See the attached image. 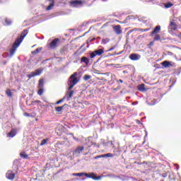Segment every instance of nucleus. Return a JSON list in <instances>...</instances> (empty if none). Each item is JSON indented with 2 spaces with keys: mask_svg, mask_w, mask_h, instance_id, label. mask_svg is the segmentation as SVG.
<instances>
[{
  "mask_svg": "<svg viewBox=\"0 0 181 181\" xmlns=\"http://www.w3.org/2000/svg\"><path fill=\"white\" fill-rule=\"evenodd\" d=\"M28 33H29V30H24L21 33V36L15 40L14 43L13 44L11 48L9 50V57H12L15 55V53H16V49H18V46H21V43L23 42V39L26 37Z\"/></svg>",
  "mask_w": 181,
  "mask_h": 181,
  "instance_id": "nucleus-1",
  "label": "nucleus"
},
{
  "mask_svg": "<svg viewBox=\"0 0 181 181\" xmlns=\"http://www.w3.org/2000/svg\"><path fill=\"white\" fill-rule=\"evenodd\" d=\"M77 74H78L77 72H74L71 76L69 78L68 80V90H72L73 87L80 81V78H77Z\"/></svg>",
  "mask_w": 181,
  "mask_h": 181,
  "instance_id": "nucleus-2",
  "label": "nucleus"
},
{
  "mask_svg": "<svg viewBox=\"0 0 181 181\" xmlns=\"http://www.w3.org/2000/svg\"><path fill=\"white\" fill-rule=\"evenodd\" d=\"M84 151V146H78L76 147L72 151H71V156L73 158H78L83 153V151Z\"/></svg>",
  "mask_w": 181,
  "mask_h": 181,
  "instance_id": "nucleus-3",
  "label": "nucleus"
},
{
  "mask_svg": "<svg viewBox=\"0 0 181 181\" xmlns=\"http://www.w3.org/2000/svg\"><path fill=\"white\" fill-rule=\"evenodd\" d=\"M83 176H86V177H88L89 179H93V180H100V179H103V177H104L105 176L103 175H100L98 177H95V174H94V173H83Z\"/></svg>",
  "mask_w": 181,
  "mask_h": 181,
  "instance_id": "nucleus-4",
  "label": "nucleus"
},
{
  "mask_svg": "<svg viewBox=\"0 0 181 181\" xmlns=\"http://www.w3.org/2000/svg\"><path fill=\"white\" fill-rule=\"evenodd\" d=\"M151 28H145V29H142V28H134L132 30H129L127 33V36H129V35H131V33L132 32H135V31H137V32H148V30H150Z\"/></svg>",
  "mask_w": 181,
  "mask_h": 181,
  "instance_id": "nucleus-5",
  "label": "nucleus"
},
{
  "mask_svg": "<svg viewBox=\"0 0 181 181\" xmlns=\"http://www.w3.org/2000/svg\"><path fill=\"white\" fill-rule=\"evenodd\" d=\"M129 59H130V60H132L133 62L141 60V54L135 53L131 54L129 56Z\"/></svg>",
  "mask_w": 181,
  "mask_h": 181,
  "instance_id": "nucleus-6",
  "label": "nucleus"
},
{
  "mask_svg": "<svg viewBox=\"0 0 181 181\" xmlns=\"http://www.w3.org/2000/svg\"><path fill=\"white\" fill-rule=\"evenodd\" d=\"M57 42H60V39L55 38L54 39L49 45V49H56L57 47Z\"/></svg>",
  "mask_w": 181,
  "mask_h": 181,
  "instance_id": "nucleus-7",
  "label": "nucleus"
},
{
  "mask_svg": "<svg viewBox=\"0 0 181 181\" xmlns=\"http://www.w3.org/2000/svg\"><path fill=\"white\" fill-rule=\"evenodd\" d=\"M116 179H120V180H122V181H127V180H129L130 179H133V180H134V181H138L136 179H135L132 177H129V176H127V175H122L120 176L117 175Z\"/></svg>",
  "mask_w": 181,
  "mask_h": 181,
  "instance_id": "nucleus-8",
  "label": "nucleus"
},
{
  "mask_svg": "<svg viewBox=\"0 0 181 181\" xmlns=\"http://www.w3.org/2000/svg\"><path fill=\"white\" fill-rule=\"evenodd\" d=\"M15 173L12 170H8L6 174V177L9 180H13V179H15Z\"/></svg>",
  "mask_w": 181,
  "mask_h": 181,
  "instance_id": "nucleus-9",
  "label": "nucleus"
},
{
  "mask_svg": "<svg viewBox=\"0 0 181 181\" xmlns=\"http://www.w3.org/2000/svg\"><path fill=\"white\" fill-rule=\"evenodd\" d=\"M83 1L80 0H74L71 1V6H73V8H78L79 5H82Z\"/></svg>",
  "mask_w": 181,
  "mask_h": 181,
  "instance_id": "nucleus-10",
  "label": "nucleus"
},
{
  "mask_svg": "<svg viewBox=\"0 0 181 181\" xmlns=\"http://www.w3.org/2000/svg\"><path fill=\"white\" fill-rule=\"evenodd\" d=\"M113 30L117 35H121L122 33V30H121V25H117L113 27Z\"/></svg>",
  "mask_w": 181,
  "mask_h": 181,
  "instance_id": "nucleus-11",
  "label": "nucleus"
},
{
  "mask_svg": "<svg viewBox=\"0 0 181 181\" xmlns=\"http://www.w3.org/2000/svg\"><path fill=\"white\" fill-rule=\"evenodd\" d=\"M161 66H163L165 69H168L169 67H172V66L173 65L172 64V62L164 61L161 62Z\"/></svg>",
  "mask_w": 181,
  "mask_h": 181,
  "instance_id": "nucleus-12",
  "label": "nucleus"
},
{
  "mask_svg": "<svg viewBox=\"0 0 181 181\" xmlns=\"http://www.w3.org/2000/svg\"><path fill=\"white\" fill-rule=\"evenodd\" d=\"M17 132L16 129H12L8 134H7V137L8 138H13L14 136H16Z\"/></svg>",
  "mask_w": 181,
  "mask_h": 181,
  "instance_id": "nucleus-13",
  "label": "nucleus"
},
{
  "mask_svg": "<svg viewBox=\"0 0 181 181\" xmlns=\"http://www.w3.org/2000/svg\"><path fill=\"white\" fill-rule=\"evenodd\" d=\"M73 94H74V90H69L66 92V101H70L71 97H73Z\"/></svg>",
  "mask_w": 181,
  "mask_h": 181,
  "instance_id": "nucleus-14",
  "label": "nucleus"
},
{
  "mask_svg": "<svg viewBox=\"0 0 181 181\" xmlns=\"http://www.w3.org/2000/svg\"><path fill=\"white\" fill-rule=\"evenodd\" d=\"M112 148L114 149L113 152L116 156H119V155H121V148H115V146H113Z\"/></svg>",
  "mask_w": 181,
  "mask_h": 181,
  "instance_id": "nucleus-15",
  "label": "nucleus"
},
{
  "mask_svg": "<svg viewBox=\"0 0 181 181\" xmlns=\"http://www.w3.org/2000/svg\"><path fill=\"white\" fill-rule=\"evenodd\" d=\"M81 63H84L86 64V66H88L90 64V59H88L87 57H82L81 58Z\"/></svg>",
  "mask_w": 181,
  "mask_h": 181,
  "instance_id": "nucleus-16",
  "label": "nucleus"
},
{
  "mask_svg": "<svg viewBox=\"0 0 181 181\" xmlns=\"http://www.w3.org/2000/svg\"><path fill=\"white\" fill-rule=\"evenodd\" d=\"M138 90H139V91H141V93H144V91H146V88H145V84L141 83V84L139 85Z\"/></svg>",
  "mask_w": 181,
  "mask_h": 181,
  "instance_id": "nucleus-17",
  "label": "nucleus"
},
{
  "mask_svg": "<svg viewBox=\"0 0 181 181\" xmlns=\"http://www.w3.org/2000/svg\"><path fill=\"white\" fill-rule=\"evenodd\" d=\"M95 53L96 54V56H101V54L104 53V48L95 50Z\"/></svg>",
  "mask_w": 181,
  "mask_h": 181,
  "instance_id": "nucleus-18",
  "label": "nucleus"
},
{
  "mask_svg": "<svg viewBox=\"0 0 181 181\" xmlns=\"http://www.w3.org/2000/svg\"><path fill=\"white\" fill-rule=\"evenodd\" d=\"M159 30H160V25L156 26L154 30L151 32V35H156Z\"/></svg>",
  "mask_w": 181,
  "mask_h": 181,
  "instance_id": "nucleus-19",
  "label": "nucleus"
},
{
  "mask_svg": "<svg viewBox=\"0 0 181 181\" xmlns=\"http://www.w3.org/2000/svg\"><path fill=\"white\" fill-rule=\"evenodd\" d=\"M20 156L22 159H29V155L26 154L25 151L21 152Z\"/></svg>",
  "mask_w": 181,
  "mask_h": 181,
  "instance_id": "nucleus-20",
  "label": "nucleus"
},
{
  "mask_svg": "<svg viewBox=\"0 0 181 181\" xmlns=\"http://www.w3.org/2000/svg\"><path fill=\"white\" fill-rule=\"evenodd\" d=\"M18 161H14L13 165V172L16 173V172H18Z\"/></svg>",
  "mask_w": 181,
  "mask_h": 181,
  "instance_id": "nucleus-21",
  "label": "nucleus"
},
{
  "mask_svg": "<svg viewBox=\"0 0 181 181\" xmlns=\"http://www.w3.org/2000/svg\"><path fill=\"white\" fill-rule=\"evenodd\" d=\"M45 86V79L41 78L39 80L38 83V88H43V86Z\"/></svg>",
  "mask_w": 181,
  "mask_h": 181,
  "instance_id": "nucleus-22",
  "label": "nucleus"
},
{
  "mask_svg": "<svg viewBox=\"0 0 181 181\" xmlns=\"http://www.w3.org/2000/svg\"><path fill=\"white\" fill-rule=\"evenodd\" d=\"M54 6V1H50L49 5L46 8V11H52Z\"/></svg>",
  "mask_w": 181,
  "mask_h": 181,
  "instance_id": "nucleus-23",
  "label": "nucleus"
},
{
  "mask_svg": "<svg viewBox=\"0 0 181 181\" xmlns=\"http://www.w3.org/2000/svg\"><path fill=\"white\" fill-rule=\"evenodd\" d=\"M4 22L6 23V26H11V25H12V23H13L12 20H11L8 18H5Z\"/></svg>",
  "mask_w": 181,
  "mask_h": 181,
  "instance_id": "nucleus-24",
  "label": "nucleus"
},
{
  "mask_svg": "<svg viewBox=\"0 0 181 181\" xmlns=\"http://www.w3.org/2000/svg\"><path fill=\"white\" fill-rule=\"evenodd\" d=\"M65 105H67V104H64L63 106L55 107V111H57V112H62V110L64 108Z\"/></svg>",
  "mask_w": 181,
  "mask_h": 181,
  "instance_id": "nucleus-25",
  "label": "nucleus"
},
{
  "mask_svg": "<svg viewBox=\"0 0 181 181\" xmlns=\"http://www.w3.org/2000/svg\"><path fill=\"white\" fill-rule=\"evenodd\" d=\"M172 6H173V4L171 2H167L164 4V7L165 9H169V8H172Z\"/></svg>",
  "mask_w": 181,
  "mask_h": 181,
  "instance_id": "nucleus-26",
  "label": "nucleus"
},
{
  "mask_svg": "<svg viewBox=\"0 0 181 181\" xmlns=\"http://www.w3.org/2000/svg\"><path fill=\"white\" fill-rule=\"evenodd\" d=\"M42 49H43L42 47H38L35 51H33L32 54H37V53H39L40 52H42Z\"/></svg>",
  "mask_w": 181,
  "mask_h": 181,
  "instance_id": "nucleus-27",
  "label": "nucleus"
},
{
  "mask_svg": "<svg viewBox=\"0 0 181 181\" xmlns=\"http://www.w3.org/2000/svg\"><path fill=\"white\" fill-rule=\"evenodd\" d=\"M144 19H146V17H141L138 18L139 22H142V23L146 24V22H148V21L146 20H144Z\"/></svg>",
  "mask_w": 181,
  "mask_h": 181,
  "instance_id": "nucleus-28",
  "label": "nucleus"
},
{
  "mask_svg": "<svg viewBox=\"0 0 181 181\" xmlns=\"http://www.w3.org/2000/svg\"><path fill=\"white\" fill-rule=\"evenodd\" d=\"M27 77H28V78H33V77H36V74L33 71L30 74H27Z\"/></svg>",
  "mask_w": 181,
  "mask_h": 181,
  "instance_id": "nucleus-29",
  "label": "nucleus"
},
{
  "mask_svg": "<svg viewBox=\"0 0 181 181\" xmlns=\"http://www.w3.org/2000/svg\"><path fill=\"white\" fill-rule=\"evenodd\" d=\"M43 71L42 69H36L34 73L35 74V76H40V74H42V72Z\"/></svg>",
  "mask_w": 181,
  "mask_h": 181,
  "instance_id": "nucleus-30",
  "label": "nucleus"
},
{
  "mask_svg": "<svg viewBox=\"0 0 181 181\" xmlns=\"http://www.w3.org/2000/svg\"><path fill=\"white\" fill-rule=\"evenodd\" d=\"M90 78H91V76L90 75H84L83 76V81H88V80H90Z\"/></svg>",
  "mask_w": 181,
  "mask_h": 181,
  "instance_id": "nucleus-31",
  "label": "nucleus"
},
{
  "mask_svg": "<svg viewBox=\"0 0 181 181\" xmlns=\"http://www.w3.org/2000/svg\"><path fill=\"white\" fill-rule=\"evenodd\" d=\"M169 26H173V27L172 28L173 30H176V29H177V28L176 27V23H175V22H170Z\"/></svg>",
  "mask_w": 181,
  "mask_h": 181,
  "instance_id": "nucleus-32",
  "label": "nucleus"
},
{
  "mask_svg": "<svg viewBox=\"0 0 181 181\" xmlns=\"http://www.w3.org/2000/svg\"><path fill=\"white\" fill-rule=\"evenodd\" d=\"M48 141H49V139H42L40 143L41 146H43V145H46Z\"/></svg>",
  "mask_w": 181,
  "mask_h": 181,
  "instance_id": "nucleus-33",
  "label": "nucleus"
},
{
  "mask_svg": "<svg viewBox=\"0 0 181 181\" xmlns=\"http://www.w3.org/2000/svg\"><path fill=\"white\" fill-rule=\"evenodd\" d=\"M110 38L103 39L102 40V45H107V43H109Z\"/></svg>",
  "mask_w": 181,
  "mask_h": 181,
  "instance_id": "nucleus-34",
  "label": "nucleus"
},
{
  "mask_svg": "<svg viewBox=\"0 0 181 181\" xmlns=\"http://www.w3.org/2000/svg\"><path fill=\"white\" fill-rule=\"evenodd\" d=\"M44 91L45 90L43 89V88H39V90L37 91L38 95H42Z\"/></svg>",
  "mask_w": 181,
  "mask_h": 181,
  "instance_id": "nucleus-35",
  "label": "nucleus"
},
{
  "mask_svg": "<svg viewBox=\"0 0 181 181\" xmlns=\"http://www.w3.org/2000/svg\"><path fill=\"white\" fill-rule=\"evenodd\" d=\"M95 56H97V54H95V51H93V52L90 53V59H94V57H95Z\"/></svg>",
  "mask_w": 181,
  "mask_h": 181,
  "instance_id": "nucleus-36",
  "label": "nucleus"
},
{
  "mask_svg": "<svg viewBox=\"0 0 181 181\" xmlns=\"http://www.w3.org/2000/svg\"><path fill=\"white\" fill-rule=\"evenodd\" d=\"M113 156H114V154H112L111 153L104 154L105 158H113Z\"/></svg>",
  "mask_w": 181,
  "mask_h": 181,
  "instance_id": "nucleus-37",
  "label": "nucleus"
},
{
  "mask_svg": "<svg viewBox=\"0 0 181 181\" xmlns=\"http://www.w3.org/2000/svg\"><path fill=\"white\" fill-rule=\"evenodd\" d=\"M64 100H66V96H64L62 99L59 100V101H57L55 104H57V105H59V104H62V103H63Z\"/></svg>",
  "mask_w": 181,
  "mask_h": 181,
  "instance_id": "nucleus-38",
  "label": "nucleus"
},
{
  "mask_svg": "<svg viewBox=\"0 0 181 181\" xmlns=\"http://www.w3.org/2000/svg\"><path fill=\"white\" fill-rule=\"evenodd\" d=\"M6 94L8 97H12V92L9 89L6 91Z\"/></svg>",
  "mask_w": 181,
  "mask_h": 181,
  "instance_id": "nucleus-39",
  "label": "nucleus"
},
{
  "mask_svg": "<svg viewBox=\"0 0 181 181\" xmlns=\"http://www.w3.org/2000/svg\"><path fill=\"white\" fill-rule=\"evenodd\" d=\"M72 176H84V173H73Z\"/></svg>",
  "mask_w": 181,
  "mask_h": 181,
  "instance_id": "nucleus-40",
  "label": "nucleus"
},
{
  "mask_svg": "<svg viewBox=\"0 0 181 181\" xmlns=\"http://www.w3.org/2000/svg\"><path fill=\"white\" fill-rule=\"evenodd\" d=\"M153 40H154V41L160 40V35H156V36L154 37Z\"/></svg>",
  "mask_w": 181,
  "mask_h": 181,
  "instance_id": "nucleus-41",
  "label": "nucleus"
},
{
  "mask_svg": "<svg viewBox=\"0 0 181 181\" xmlns=\"http://www.w3.org/2000/svg\"><path fill=\"white\" fill-rule=\"evenodd\" d=\"M158 103H159V101L154 99L153 100L151 101V105H155V104H158Z\"/></svg>",
  "mask_w": 181,
  "mask_h": 181,
  "instance_id": "nucleus-42",
  "label": "nucleus"
},
{
  "mask_svg": "<svg viewBox=\"0 0 181 181\" xmlns=\"http://www.w3.org/2000/svg\"><path fill=\"white\" fill-rule=\"evenodd\" d=\"M100 158H105V157L104 156V154H103V155H100L94 157V159H100Z\"/></svg>",
  "mask_w": 181,
  "mask_h": 181,
  "instance_id": "nucleus-43",
  "label": "nucleus"
},
{
  "mask_svg": "<svg viewBox=\"0 0 181 181\" xmlns=\"http://www.w3.org/2000/svg\"><path fill=\"white\" fill-rule=\"evenodd\" d=\"M115 49V46H113L110 49H107V52H112V50H114Z\"/></svg>",
  "mask_w": 181,
  "mask_h": 181,
  "instance_id": "nucleus-44",
  "label": "nucleus"
},
{
  "mask_svg": "<svg viewBox=\"0 0 181 181\" xmlns=\"http://www.w3.org/2000/svg\"><path fill=\"white\" fill-rule=\"evenodd\" d=\"M107 176H109V177H115L117 178V175H108Z\"/></svg>",
  "mask_w": 181,
  "mask_h": 181,
  "instance_id": "nucleus-45",
  "label": "nucleus"
},
{
  "mask_svg": "<svg viewBox=\"0 0 181 181\" xmlns=\"http://www.w3.org/2000/svg\"><path fill=\"white\" fill-rule=\"evenodd\" d=\"M162 177H168V174L167 173H163L161 175Z\"/></svg>",
  "mask_w": 181,
  "mask_h": 181,
  "instance_id": "nucleus-46",
  "label": "nucleus"
},
{
  "mask_svg": "<svg viewBox=\"0 0 181 181\" xmlns=\"http://www.w3.org/2000/svg\"><path fill=\"white\" fill-rule=\"evenodd\" d=\"M94 40H95V37H93V38H92V39H88V42H94Z\"/></svg>",
  "mask_w": 181,
  "mask_h": 181,
  "instance_id": "nucleus-47",
  "label": "nucleus"
},
{
  "mask_svg": "<svg viewBox=\"0 0 181 181\" xmlns=\"http://www.w3.org/2000/svg\"><path fill=\"white\" fill-rule=\"evenodd\" d=\"M25 117H30V115L28 112L24 113Z\"/></svg>",
  "mask_w": 181,
  "mask_h": 181,
  "instance_id": "nucleus-48",
  "label": "nucleus"
},
{
  "mask_svg": "<svg viewBox=\"0 0 181 181\" xmlns=\"http://www.w3.org/2000/svg\"><path fill=\"white\" fill-rule=\"evenodd\" d=\"M134 163H137V165H144V163H145V162H144V163H138V162L135 161Z\"/></svg>",
  "mask_w": 181,
  "mask_h": 181,
  "instance_id": "nucleus-49",
  "label": "nucleus"
},
{
  "mask_svg": "<svg viewBox=\"0 0 181 181\" xmlns=\"http://www.w3.org/2000/svg\"><path fill=\"white\" fill-rule=\"evenodd\" d=\"M103 59V57H99L96 63H98V62H100V60H101Z\"/></svg>",
  "mask_w": 181,
  "mask_h": 181,
  "instance_id": "nucleus-50",
  "label": "nucleus"
},
{
  "mask_svg": "<svg viewBox=\"0 0 181 181\" xmlns=\"http://www.w3.org/2000/svg\"><path fill=\"white\" fill-rule=\"evenodd\" d=\"M138 104V101H136V102H134L133 103H132V105H136Z\"/></svg>",
  "mask_w": 181,
  "mask_h": 181,
  "instance_id": "nucleus-51",
  "label": "nucleus"
},
{
  "mask_svg": "<svg viewBox=\"0 0 181 181\" xmlns=\"http://www.w3.org/2000/svg\"><path fill=\"white\" fill-rule=\"evenodd\" d=\"M168 54H169V56H173V53L171 52H168Z\"/></svg>",
  "mask_w": 181,
  "mask_h": 181,
  "instance_id": "nucleus-52",
  "label": "nucleus"
},
{
  "mask_svg": "<svg viewBox=\"0 0 181 181\" xmlns=\"http://www.w3.org/2000/svg\"><path fill=\"white\" fill-rule=\"evenodd\" d=\"M73 139H74L75 141H78V138H76L75 136H73Z\"/></svg>",
  "mask_w": 181,
  "mask_h": 181,
  "instance_id": "nucleus-53",
  "label": "nucleus"
},
{
  "mask_svg": "<svg viewBox=\"0 0 181 181\" xmlns=\"http://www.w3.org/2000/svg\"><path fill=\"white\" fill-rule=\"evenodd\" d=\"M34 103H41V101L40 100H35Z\"/></svg>",
  "mask_w": 181,
  "mask_h": 181,
  "instance_id": "nucleus-54",
  "label": "nucleus"
},
{
  "mask_svg": "<svg viewBox=\"0 0 181 181\" xmlns=\"http://www.w3.org/2000/svg\"><path fill=\"white\" fill-rule=\"evenodd\" d=\"M119 83H124V81H122V79H119Z\"/></svg>",
  "mask_w": 181,
  "mask_h": 181,
  "instance_id": "nucleus-55",
  "label": "nucleus"
},
{
  "mask_svg": "<svg viewBox=\"0 0 181 181\" xmlns=\"http://www.w3.org/2000/svg\"><path fill=\"white\" fill-rule=\"evenodd\" d=\"M48 2H54V0H47Z\"/></svg>",
  "mask_w": 181,
  "mask_h": 181,
  "instance_id": "nucleus-56",
  "label": "nucleus"
},
{
  "mask_svg": "<svg viewBox=\"0 0 181 181\" xmlns=\"http://www.w3.org/2000/svg\"><path fill=\"white\" fill-rule=\"evenodd\" d=\"M123 73H124V74H127V73H128V71H123Z\"/></svg>",
  "mask_w": 181,
  "mask_h": 181,
  "instance_id": "nucleus-57",
  "label": "nucleus"
},
{
  "mask_svg": "<svg viewBox=\"0 0 181 181\" xmlns=\"http://www.w3.org/2000/svg\"><path fill=\"white\" fill-rule=\"evenodd\" d=\"M150 46H153V42H150Z\"/></svg>",
  "mask_w": 181,
  "mask_h": 181,
  "instance_id": "nucleus-58",
  "label": "nucleus"
},
{
  "mask_svg": "<svg viewBox=\"0 0 181 181\" xmlns=\"http://www.w3.org/2000/svg\"><path fill=\"white\" fill-rule=\"evenodd\" d=\"M178 21H179L180 22H181V16H180V17H178Z\"/></svg>",
  "mask_w": 181,
  "mask_h": 181,
  "instance_id": "nucleus-59",
  "label": "nucleus"
},
{
  "mask_svg": "<svg viewBox=\"0 0 181 181\" xmlns=\"http://www.w3.org/2000/svg\"><path fill=\"white\" fill-rule=\"evenodd\" d=\"M146 136H148V132H146L145 138H146Z\"/></svg>",
  "mask_w": 181,
  "mask_h": 181,
  "instance_id": "nucleus-60",
  "label": "nucleus"
},
{
  "mask_svg": "<svg viewBox=\"0 0 181 181\" xmlns=\"http://www.w3.org/2000/svg\"><path fill=\"white\" fill-rule=\"evenodd\" d=\"M176 166H177V170H179V165H176Z\"/></svg>",
  "mask_w": 181,
  "mask_h": 181,
  "instance_id": "nucleus-61",
  "label": "nucleus"
},
{
  "mask_svg": "<svg viewBox=\"0 0 181 181\" xmlns=\"http://www.w3.org/2000/svg\"><path fill=\"white\" fill-rule=\"evenodd\" d=\"M137 124H141V122L139 120L136 121Z\"/></svg>",
  "mask_w": 181,
  "mask_h": 181,
  "instance_id": "nucleus-62",
  "label": "nucleus"
},
{
  "mask_svg": "<svg viewBox=\"0 0 181 181\" xmlns=\"http://www.w3.org/2000/svg\"><path fill=\"white\" fill-rule=\"evenodd\" d=\"M116 54H121V52L117 53Z\"/></svg>",
  "mask_w": 181,
  "mask_h": 181,
  "instance_id": "nucleus-63",
  "label": "nucleus"
},
{
  "mask_svg": "<svg viewBox=\"0 0 181 181\" xmlns=\"http://www.w3.org/2000/svg\"><path fill=\"white\" fill-rule=\"evenodd\" d=\"M144 144H145V141H143V145H144Z\"/></svg>",
  "mask_w": 181,
  "mask_h": 181,
  "instance_id": "nucleus-64",
  "label": "nucleus"
}]
</instances>
